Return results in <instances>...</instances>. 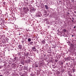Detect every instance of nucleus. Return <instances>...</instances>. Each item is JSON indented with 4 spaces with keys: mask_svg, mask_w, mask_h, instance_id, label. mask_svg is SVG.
I'll list each match as a JSON object with an SVG mask.
<instances>
[{
    "mask_svg": "<svg viewBox=\"0 0 76 76\" xmlns=\"http://www.w3.org/2000/svg\"><path fill=\"white\" fill-rule=\"evenodd\" d=\"M22 42L23 43V42H24V41H22Z\"/></svg>",
    "mask_w": 76,
    "mask_h": 76,
    "instance_id": "obj_17",
    "label": "nucleus"
},
{
    "mask_svg": "<svg viewBox=\"0 0 76 76\" xmlns=\"http://www.w3.org/2000/svg\"><path fill=\"white\" fill-rule=\"evenodd\" d=\"M72 19H73V20H74V18H72Z\"/></svg>",
    "mask_w": 76,
    "mask_h": 76,
    "instance_id": "obj_22",
    "label": "nucleus"
},
{
    "mask_svg": "<svg viewBox=\"0 0 76 76\" xmlns=\"http://www.w3.org/2000/svg\"><path fill=\"white\" fill-rule=\"evenodd\" d=\"M73 72H75V69H73Z\"/></svg>",
    "mask_w": 76,
    "mask_h": 76,
    "instance_id": "obj_11",
    "label": "nucleus"
},
{
    "mask_svg": "<svg viewBox=\"0 0 76 76\" xmlns=\"http://www.w3.org/2000/svg\"><path fill=\"white\" fill-rule=\"evenodd\" d=\"M67 31V30H66V29H64V32H66Z\"/></svg>",
    "mask_w": 76,
    "mask_h": 76,
    "instance_id": "obj_9",
    "label": "nucleus"
},
{
    "mask_svg": "<svg viewBox=\"0 0 76 76\" xmlns=\"http://www.w3.org/2000/svg\"><path fill=\"white\" fill-rule=\"evenodd\" d=\"M72 37H73L74 36L72 35Z\"/></svg>",
    "mask_w": 76,
    "mask_h": 76,
    "instance_id": "obj_25",
    "label": "nucleus"
},
{
    "mask_svg": "<svg viewBox=\"0 0 76 76\" xmlns=\"http://www.w3.org/2000/svg\"><path fill=\"white\" fill-rule=\"evenodd\" d=\"M23 10L24 12H25V13H27V12H28L29 10H28V8H26L25 7H24L23 8Z\"/></svg>",
    "mask_w": 76,
    "mask_h": 76,
    "instance_id": "obj_1",
    "label": "nucleus"
},
{
    "mask_svg": "<svg viewBox=\"0 0 76 76\" xmlns=\"http://www.w3.org/2000/svg\"><path fill=\"white\" fill-rule=\"evenodd\" d=\"M33 43H34V42H30V45H33V44H33Z\"/></svg>",
    "mask_w": 76,
    "mask_h": 76,
    "instance_id": "obj_7",
    "label": "nucleus"
},
{
    "mask_svg": "<svg viewBox=\"0 0 76 76\" xmlns=\"http://www.w3.org/2000/svg\"><path fill=\"white\" fill-rule=\"evenodd\" d=\"M6 41H9V39L7 37L6 38Z\"/></svg>",
    "mask_w": 76,
    "mask_h": 76,
    "instance_id": "obj_8",
    "label": "nucleus"
},
{
    "mask_svg": "<svg viewBox=\"0 0 76 76\" xmlns=\"http://www.w3.org/2000/svg\"><path fill=\"white\" fill-rule=\"evenodd\" d=\"M2 67H3V66H0V69H1V68H2Z\"/></svg>",
    "mask_w": 76,
    "mask_h": 76,
    "instance_id": "obj_13",
    "label": "nucleus"
},
{
    "mask_svg": "<svg viewBox=\"0 0 76 76\" xmlns=\"http://www.w3.org/2000/svg\"><path fill=\"white\" fill-rule=\"evenodd\" d=\"M74 13H76V11H75L74 12Z\"/></svg>",
    "mask_w": 76,
    "mask_h": 76,
    "instance_id": "obj_19",
    "label": "nucleus"
},
{
    "mask_svg": "<svg viewBox=\"0 0 76 76\" xmlns=\"http://www.w3.org/2000/svg\"><path fill=\"white\" fill-rule=\"evenodd\" d=\"M28 45H29V44H28Z\"/></svg>",
    "mask_w": 76,
    "mask_h": 76,
    "instance_id": "obj_24",
    "label": "nucleus"
},
{
    "mask_svg": "<svg viewBox=\"0 0 76 76\" xmlns=\"http://www.w3.org/2000/svg\"><path fill=\"white\" fill-rule=\"evenodd\" d=\"M72 22H73L74 21H73V20H72Z\"/></svg>",
    "mask_w": 76,
    "mask_h": 76,
    "instance_id": "obj_23",
    "label": "nucleus"
},
{
    "mask_svg": "<svg viewBox=\"0 0 76 76\" xmlns=\"http://www.w3.org/2000/svg\"><path fill=\"white\" fill-rule=\"evenodd\" d=\"M35 67H38V64H36L35 65Z\"/></svg>",
    "mask_w": 76,
    "mask_h": 76,
    "instance_id": "obj_10",
    "label": "nucleus"
},
{
    "mask_svg": "<svg viewBox=\"0 0 76 76\" xmlns=\"http://www.w3.org/2000/svg\"><path fill=\"white\" fill-rule=\"evenodd\" d=\"M61 64H63V63H61Z\"/></svg>",
    "mask_w": 76,
    "mask_h": 76,
    "instance_id": "obj_27",
    "label": "nucleus"
},
{
    "mask_svg": "<svg viewBox=\"0 0 76 76\" xmlns=\"http://www.w3.org/2000/svg\"><path fill=\"white\" fill-rule=\"evenodd\" d=\"M28 41H29V42H30V41H31V39L30 38H29L28 39Z\"/></svg>",
    "mask_w": 76,
    "mask_h": 76,
    "instance_id": "obj_6",
    "label": "nucleus"
},
{
    "mask_svg": "<svg viewBox=\"0 0 76 76\" xmlns=\"http://www.w3.org/2000/svg\"><path fill=\"white\" fill-rule=\"evenodd\" d=\"M76 28V26H75L74 27V28Z\"/></svg>",
    "mask_w": 76,
    "mask_h": 76,
    "instance_id": "obj_18",
    "label": "nucleus"
},
{
    "mask_svg": "<svg viewBox=\"0 0 76 76\" xmlns=\"http://www.w3.org/2000/svg\"><path fill=\"white\" fill-rule=\"evenodd\" d=\"M3 4H6V2H4L3 3Z\"/></svg>",
    "mask_w": 76,
    "mask_h": 76,
    "instance_id": "obj_14",
    "label": "nucleus"
},
{
    "mask_svg": "<svg viewBox=\"0 0 76 76\" xmlns=\"http://www.w3.org/2000/svg\"><path fill=\"white\" fill-rule=\"evenodd\" d=\"M32 50L34 51H36V50H37V49H36V48H35V47H33L32 48Z\"/></svg>",
    "mask_w": 76,
    "mask_h": 76,
    "instance_id": "obj_2",
    "label": "nucleus"
},
{
    "mask_svg": "<svg viewBox=\"0 0 76 76\" xmlns=\"http://www.w3.org/2000/svg\"><path fill=\"white\" fill-rule=\"evenodd\" d=\"M69 75V76H73V75H72L71 74H70Z\"/></svg>",
    "mask_w": 76,
    "mask_h": 76,
    "instance_id": "obj_12",
    "label": "nucleus"
},
{
    "mask_svg": "<svg viewBox=\"0 0 76 76\" xmlns=\"http://www.w3.org/2000/svg\"><path fill=\"white\" fill-rule=\"evenodd\" d=\"M55 61L56 62H57V61H58V60H55Z\"/></svg>",
    "mask_w": 76,
    "mask_h": 76,
    "instance_id": "obj_15",
    "label": "nucleus"
},
{
    "mask_svg": "<svg viewBox=\"0 0 76 76\" xmlns=\"http://www.w3.org/2000/svg\"><path fill=\"white\" fill-rule=\"evenodd\" d=\"M45 7L46 9V10H47L49 9L48 7V5H45Z\"/></svg>",
    "mask_w": 76,
    "mask_h": 76,
    "instance_id": "obj_5",
    "label": "nucleus"
},
{
    "mask_svg": "<svg viewBox=\"0 0 76 76\" xmlns=\"http://www.w3.org/2000/svg\"><path fill=\"white\" fill-rule=\"evenodd\" d=\"M58 74H60V72H58Z\"/></svg>",
    "mask_w": 76,
    "mask_h": 76,
    "instance_id": "obj_16",
    "label": "nucleus"
},
{
    "mask_svg": "<svg viewBox=\"0 0 76 76\" xmlns=\"http://www.w3.org/2000/svg\"><path fill=\"white\" fill-rule=\"evenodd\" d=\"M18 49H19L20 50H21V49H22V45H19L18 46Z\"/></svg>",
    "mask_w": 76,
    "mask_h": 76,
    "instance_id": "obj_3",
    "label": "nucleus"
},
{
    "mask_svg": "<svg viewBox=\"0 0 76 76\" xmlns=\"http://www.w3.org/2000/svg\"><path fill=\"white\" fill-rule=\"evenodd\" d=\"M24 56L26 57H28L29 56V54L27 53H24Z\"/></svg>",
    "mask_w": 76,
    "mask_h": 76,
    "instance_id": "obj_4",
    "label": "nucleus"
},
{
    "mask_svg": "<svg viewBox=\"0 0 76 76\" xmlns=\"http://www.w3.org/2000/svg\"><path fill=\"white\" fill-rule=\"evenodd\" d=\"M72 45V46L73 47H74V45Z\"/></svg>",
    "mask_w": 76,
    "mask_h": 76,
    "instance_id": "obj_20",
    "label": "nucleus"
},
{
    "mask_svg": "<svg viewBox=\"0 0 76 76\" xmlns=\"http://www.w3.org/2000/svg\"><path fill=\"white\" fill-rule=\"evenodd\" d=\"M19 35H20V34H19Z\"/></svg>",
    "mask_w": 76,
    "mask_h": 76,
    "instance_id": "obj_26",
    "label": "nucleus"
},
{
    "mask_svg": "<svg viewBox=\"0 0 76 76\" xmlns=\"http://www.w3.org/2000/svg\"><path fill=\"white\" fill-rule=\"evenodd\" d=\"M0 76H3V75H0Z\"/></svg>",
    "mask_w": 76,
    "mask_h": 76,
    "instance_id": "obj_21",
    "label": "nucleus"
}]
</instances>
